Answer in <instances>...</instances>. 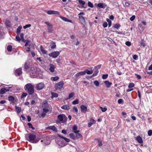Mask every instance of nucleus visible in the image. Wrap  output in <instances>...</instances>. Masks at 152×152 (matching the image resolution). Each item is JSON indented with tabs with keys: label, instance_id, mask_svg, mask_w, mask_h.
<instances>
[{
	"label": "nucleus",
	"instance_id": "nucleus-64",
	"mask_svg": "<svg viewBox=\"0 0 152 152\" xmlns=\"http://www.w3.org/2000/svg\"><path fill=\"white\" fill-rule=\"evenodd\" d=\"M48 32L50 33H51L52 32V27H49L48 28Z\"/></svg>",
	"mask_w": 152,
	"mask_h": 152
},
{
	"label": "nucleus",
	"instance_id": "nucleus-36",
	"mask_svg": "<svg viewBox=\"0 0 152 152\" xmlns=\"http://www.w3.org/2000/svg\"><path fill=\"white\" fill-rule=\"evenodd\" d=\"M51 94L52 95V98H56L58 96V94L56 93L53 92L51 93Z\"/></svg>",
	"mask_w": 152,
	"mask_h": 152
},
{
	"label": "nucleus",
	"instance_id": "nucleus-21",
	"mask_svg": "<svg viewBox=\"0 0 152 152\" xmlns=\"http://www.w3.org/2000/svg\"><path fill=\"white\" fill-rule=\"evenodd\" d=\"M58 137H59L63 139L67 142H69L70 141V140L69 139L67 138L66 137H64L62 136L60 134H58Z\"/></svg>",
	"mask_w": 152,
	"mask_h": 152
},
{
	"label": "nucleus",
	"instance_id": "nucleus-22",
	"mask_svg": "<svg viewBox=\"0 0 152 152\" xmlns=\"http://www.w3.org/2000/svg\"><path fill=\"white\" fill-rule=\"evenodd\" d=\"M62 109L65 110H69L70 109V107L69 105H64L61 107Z\"/></svg>",
	"mask_w": 152,
	"mask_h": 152
},
{
	"label": "nucleus",
	"instance_id": "nucleus-28",
	"mask_svg": "<svg viewBox=\"0 0 152 152\" xmlns=\"http://www.w3.org/2000/svg\"><path fill=\"white\" fill-rule=\"evenodd\" d=\"M29 63L28 62H26L24 65V69L25 70H27L29 67Z\"/></svg>",
	"mask_w": 152,
	"mask_h": 152
},
{
	"label": "nucleus",
	"instance_id": "nucleus-31",
	"mask_svg": "<svg viewBox=\"0 0 152 152\" xmlns=\"http://www.w3.org/2000/svg\"><path fill=\"white\" fill-rule=\"evenodd\" d=\"M5 24L6 26L8 28L11 27V23L10 22L9 20H7L5 22Z\"/></svg>",
	"mask_w": 152,
	"mask_h": 152
},
{
	"label": "nucleus",
	"instance_id": "nucleus-6",
	"mask_svg": "<svg viewBox=\"0 0 152 152\" xmlns=\"http://www.w3.org/2000/svg\"><path fill=\"white\" fill-rule=\"evenodd\" d=\"M45 87L43 83L41 82L37 83L36 85V88L37 90L39 91Z\"/></svg>",
	"mask_w": 152,
	"mask_h": 152
},
{
	"label": "nucleus",
	"instance_id": "nucleus-40",
	"mask_svg": "<svg viewBox=\"0 0 152 152\" xmlns=\"http://www.w3.org/2000/svg\"><path fill=\"white\" fill-rule=\"evenodd\" d=\"M134 85L133 83H131L129 84L128 85V87L129 88H130L132 87H133L134 86Z\"/></svg>",
	"mask_w": 152,
	"mask_h": 152
},
{
	"label": "nucleus",
	"instance_id": "nucleus-52",
	"mask_svg": "<svg viewBox=\"0 0 152 152\" xmlns=\"http://www.w3.org/2000/svg\"><path fill=\"white\" fill-rule=\"evenodd\" d=\"M108 76L107 74H104L103 75L102 78L103 79H105Z\"/></svg>",
	"mask_w": 152,
	"mask_h": 152
},
{
	"label": "nucleus",
	"instance_id": "nucleus-29",
	"mask_svg": "<svg viewBox=\"0 0 152 152\" xmlns=\"http://www.w3.org/2000/svg\"><path fill=\"white\" fill-rule=\"evenodd\" d=\"M40 49L42 54H45L47 53L46 50L43 48V47L42 45L40 46Z\"/></svg>",
	"mask_w": 152,
	"mask_h": 152
},
{
	"label": "nucleus",
	"instance_id": "nucleus-48",
	"mask_svg": "<svg viewBox=\"0 0 152 152\" xmlns=\"http://www.w3.org/2000/svg\"><path fill=\"white\" fill-rule=\"evenodd\" d=\"M76 134V136L78 138H80L81 137H82V135L78 133V132Z\"/></svg>",
	"mask_w": 152,
	"mask_h": 152
},
{
	"label": "nucleus",
	"instance_id": "nucleus-56",
	"mask_svg": "<svg viewBox=\"0 0 152 152\" xmlns=\"http://www.w3.org/2000/svg\"><path fill=\"white\" fill-rule=\"evenodd\" d=\"M133 58L135 60H137L138 58V56L136 55H134L133 56Z\"/></svg>",
	"mask_w": 152,
	"mask_h": 152
},
{
	"label": "nucleus",
	"instance_id": "nucleus-15",
	"mask_svg": "<svg viewBox=\"0 0 152 152\" xmlns=\"http://www.w3.org/2000/svg\"><path fill=\"white\" fill-rule=\"evenodd\" d=\"M80 109L81 111L83 113H86L87 110V107H86L84 106L83 105H82L80 106Z\"/></svg>",
	"mask_w": 152,
	"mask_h": 152
},
{
	"label": "nucleus",
	"instance_id": "nucleus-63",
	"mask_svg": "<svg viewBox=\"0 0 152 152\" xmlns=\"http://www.w3.org/2000/svg\"><path fill=\"white\" fill-rule=\"evenodd\" d=\"M135 76H136L137 77L138 79H141V76L137 74H135Z\"/></svg>",
	"mask_w": 152,
	"mask_h": 152
},
{
	"label": "nucleus",
	"instance_id": "nucleus-55",
	"mask_svg": "<svg viewBox=\"0 0 152 152\" xmlns=\"http://www.w3.org/2000/svg\"><path fill=\"white\" fill-rule=\"evenodd\" d=\"M16 110L18 113H20L21 111V108L20 107H16Z\"/></svg>",
	"mask_w": 152,
	"mask_h": 152
},
{
	"label": "nucleus",
	"instance_id": "nucleus-17",
	"mask_svg": "<svg viewBox=\"0 0 152 152\" xmlns=\"http://www.w3.org/2000/svg\"><path fill=\"white\" fill-rule=\"evenodd\" d=\"M136 140L138 143H143V140L142 138L139 135L138 136L136 137Z\"/></svg>",
	"mask_w": 152,
	"mask_h": 152
},
{
	"label": "nucleus",
	"instance_id": "nucleus-26",
	"mask_svg": "<svg viewBox=\"0 0 152 152\" xmlns=\"http://www.w3.org/2000/svg\"><path fill=\"white\" fill-rule=\"evenodd\" d=\"M85 72V75L86 73L88 75L91 74L93 73L92 70L89 71L88 69H86L83 71Z\"/></svg>",
	"mask_w": 152,
	"mask_h": 152
},
{
	"label": "nucleus",
	"instance_id": "nucleus-60",
	"mask_svg": "<svg viewBox=\"0 0 152 152\" xmlns=\"http://www.w3.org/2000/svg\"><path fill=\"white\" fill-rule=\"evenodd\" d=\"M99 72V71L97 70H96L95 72V73H94L92 75V76H96V75H97V74Z\"/></svg>",
	"mask_w": 152,
	"mask_h": 152
},
{
	"label": "nucleus",
	"instance_id": "nucleus-14",
	"mask_svg": "<svg viewBox=\"0 0 152 152\" xmlns=\"http://www.w3.org/2000/svg\"><path fill=\"white\" fill-rule=\"evenodd\" d=\"M22 69L19 68L17 69L15 71V75H19L22 74Z\"/></svg>",
	"mask_w": 152,
	"mask_h": 152
},
{
	"label": "nucleus",
	"instance_id": "nucleus-34",
	"mask_svg": "<svg viewBox=\"0 0 152 152\" xmlns=\"http://www.w3.org/2000/svg\"><path fill=\"white\" fill-rule=\"evenodd\" d=\"M59 77L58 76H56L55 77H51V79L52 80L56 81L59 79Z\"/></svg>",
	"mask_w": 152,
	"mask_h": 152
},
{
	"label": "nucleus",
	"instance_id": "nucleus-33",
	"mask_svg": "<svg viewBox=\"0 0 152 152\" xmlns=\"http://www.w3.org/2000/svg\"><path fill=\"white\" fill-rule=\"evenodd\" d=\"M139 28L141 31H143L145 27L142 26L141 24H140L139 26Z\"/></svg>",
	"mask_w": 152,
	"mask_h": 152
},
{
	"label": "nucleus",
	"instance_id": "nucleus-9",
	"mask_svg": "<svg viewBox=\"0 0 152 152\" xmlns=\"http://www.w3.org/2000/svg\"><path fill=\"white\" fill-rule=\"evenodd\" d=\"M60 52L59 51H54L53 52L48 54V56L53 58H56L59 55Z\"/></svg>",
	"mask_w": 152,
	"mask_h": 152
},
{
	"label": "nucleus",
	"instance_id": "nucleus-7",
	"mask_svg": "<svg viewBox=\"0 0 152 152\" xmlns=\"http://www.w3.org/2000/svg\"><path fill=\"white\" fill-rule=\"evenodd\" d=\"M64 84V82L63 81H61L56 84L55 88L57 90H61L63 88Z\"/></svg>",
	"mask_w": 152,
	"mask_h": 152
},
{
	"label": "nucleus",
	"instance_id": "nucleus-42",
	"mask_svg": "<svg viewBox=\"0 0 152 152\" xmlns=\"http://www.w3.org/2000/svg\"><path fill=\"white\" fill-rule=\"evenodd\" d=\"M100 108L103 112H105L107 110V108L106 107H100Z\"/></svg>",
	"mask_w": 152,
	"mask_h": 152
},
{
	"label": "nucleus",
	"instance_id": "nucleus-41",
	"mask_svg": "<svg viewBox=\"0 0 152 152\" xmlns=\"http://www.w3.org/2000/svg\"><path fill=\"white\" fill-rule=\"evenodd\" d=\"M88 6L91 8H93L94 7L93 4L91 2L88 1Z\"/></svg>",
	"mask_w": 152,
	"mask_h": 152
},
{
	"label": "nucleus",
	"instance_id": "nucleus-50",
	"mask_svg": "<svg viewBox=\"0 0 152 152\" xmlns=\"http://www.w3.org/2000/svg\"><path fill=\"white\" fill-rule=\"evenodd\" d=\"M148 134L149 136H151L152 135V130H149L148 132Z\"/></svg>",
	"mask_w": 152,
	"mask_h": 152
},
{
	"label": "nucleus",
	"instance_id": "nucleus-11",
	"mask_svg": "<svg viewBox=\"0 0 152 152\" xmlns=\"http://www.w3.org/2000/svg\"><path fill=\"white\" fill-rule=\"evenodd\" d=\"M57 143L60 147H64L67 144L64 142L61 141H58Z\"/></svg>",
	"mask_w": 152,
	"mask_h": 152
},
{
	"label": "nucleus",
	"instance_id": "nucleus-61",
	"mask_svg": "<svg viewBox=\"0 0 152 152\" xmlns=\"http://www.w3.org/2000/svg\"><path fill=\"white\" fill-rule=\"evenodd\" d=\"M135 15H133L130 18V20L131 21H133L135 18Z\"/></svg>",
	"mask_w": 152,
	"mask_h": 152
},
{
	"label": "nucleus",
	"instance_id": "nucleus-46",
	"mask_svg": "<svg viewBox=\"0 0 152 152\" xmlns=\"http://www.w3.org/2000/svg\"><path fill=\"white\" fill-rule=\"evenodd\" d=\"M94 84L96 86H98L99 85V82L97 80H95L94 81Z\"/></svg>",
	"mask_w": 152,
	"mask_h": 152
},
{
	"label": "nucleus",
	"instance_id": "nucleus-19",
	"mask_svg": "<svg viewBox=\"0 0 152 152\" xmlns=\"http://www.w3.org/2000/svg\"><path fill=\"white\" fill-rule=\"evenodd\" d=\"M104 83L106 87L108 88H110L112 84V83L110 82L109 81L107 80L104 81Z\"/></svg>",
	"mask_w": 152,
	"mask_h": 152
},
{
	"label": "nucleus",
	"instance_id": "nucleus-4",
	"mask_svg": "<svg viewBox=\"0 0 152 152\" xmlns=\"http://www.w3.org/2000/svg\"><path fill=\"white\" fill-rule=\"evenodd\" d=\"M42 105L43 112L48 113L49 112V110L47 102L46 101H43Z\"/></svg>",
	"mask_w": 152,
	"mask_h": 152
},
{
	"label": "nucleus",
	"instance_id": "nucleus-39",
	"mask_svg": "<svg viewBox=\"0 0 152 152\" xmlns=\"http://www.w3.org/2000/svg\"><path fill=\"white\" fill-rule=\"evenodd\" d=\"M70 137L73 140H75L76 139V137L75 135L72 133H70L69 134Z\"/></svg>",
	"mask_w": 152,
	"mask_h": 152
},
{
	"label": "nucleus",
	"instance_id": "nucleus-24",
	"mask_svg": "<svg viewBox=\"0 0 152 152\" xmlns=\"http://www.w3.org/2000/svg\"><path fill=\"white\" fill-rule=\"evenodd\" d=\"M77 126L76 125L74 126L72 128V131L76 133L77 132H79V130H77Z\"/></svg>",
	"mask_w": 152,
	"mask_h": 152
},
{
	"label": "nucleus",
	"instance_id": "nucleus-53",
	"mask_svg": "<svg viewBox=\"0 0 152 152\" xmlns=\"http://www.w3.org/2000/svg\"><path fill=\"white\" fill-rule=\"evenodd\" d=\"M31 26V25L30 24H28L23 26V28L24 29H26L27 28L30 27Z\"/></svg>",
	"mask_w": 152,
	"mask_h": 152
},
{
	"label": "nucleus",
	"instance_id": "nucleus-62",
	"mask_svg": "<svg viewBox=\"0 0 152 152\" xmlns=\"http://www.w3.org/2000/svg\"><path fill=\"white\" fill-rule=\"evenodd\" d=\"M107 23L106 22H105L103 23V26L104 28L107 27Z\"/></svg>",
	"mask_w": 152,
	"mask_h": 152
},
{
	"label": "nucleus",
	"instance_id": "nucleus-20",
	"mask_svg": "<svg viewBox=\"0 0 152 152\" xmlns=\"http://www.w3.org/2000/svg\"><path fill=\"white\" fill-rule=\"evenodd\" d=\"M97 6L99 8H104L107 6L105 4L102 3H99L97 4Z\"/></svg>",
	"mask_w": 152,
	"mask_h": 152
},
{
	"label": "nucleus",
	"instance_id": "nucleus-37",
	"mask_svg": "<svg viewBox=\"0 0 152 152\" xmlns=\"http://www.w3.org/2000/svg\"><path fill=\"white\" fill-rule=\"evenodd\" d=\"M41 142H43L44 144L45 145H48L50 143V141H46L45 140L44 141L41 140Z\"/></svg>",
	"mask_w": 152,
	"mask_h": 152
},
{
	"label": "nucleus",
	"instance_id": "nucleus-27",
	"mask_svg": "<svg viewBox=\"0 0 152 152\" xmlns=\"http://www.w3.org/2000/svg\"><path fill=\"white\" fill-rule=\"evenodd\" d=\"M75 95V94L74 93L72 92L70 93L68 96L67 97V98L66 99V100L69 99L73 97Z\"/></svg>",
	"mask_w": 152,
	"mask_h": 152
},
{
	"label": "nucleus",
	"instance_id": "nucleus-1",
	"mask_svg": "<svg viewBox=\"0 0 152 152\" xmlns=\"http://www.w3.org/2000/svg\"><path fill=\"white\" fill-rule=\"evenodd\" d=\"M34 85L31 83L27 84L24 86L25 90L27 91L30 95H31L34 92Z\"/></svg>",
	"mask_w": 152,
	"mask_h": 152
},
{
	"label": "nucleus",
	"instance_id": "nucleus-23",
	"mask_svg": "<svg viewBox=\"0 0 152 152\" xmlns=\"http://www.w3.org/2000/svg\"><path fill=\"white\" fill-rule=\"evenodd\" d=\"M60 17L62 20H63V21H64L65 22H72V21L71 20L68 19L67 18H66L65 17H61V16H60Z\"/></svg>",
	"mask_w": 152,
	"mask_h": 152
},
{
	"label": "nucleus",
	"instance_id": "nucleus-25",
	"mask_svg": "<svg viewBox=\"0 0 152 152\" xmlns=\"http://www.w3.org/2000/svg\"><path fill=\"white\" fill-rule=\"evenodd\" d=\"M85 75V72L83 71L77 73L75 76L77 77H79L81 75Z\"/></svg>",
	"mask_w": 152,
	"mask_h": 152
},
{
	"label": "nucleus",
	"instance_id": "nucleus-16",
	"mask_svg": "<svg viewBox=\"0 0 152 152\" xmlns=\"http://www.w3.org/2000/svg\"><path fill=\"white\" fill-rule=\"evenodd\" d=\"M96 121L93 118H91L90 119V122L88 123V127H90L93 124H95Z\"/></svg>",
	"mask_w": 152,
	"mask_h": 152
},
{
	"label": "nucleus",
	"instance_id": "nucleus-10",
	"mask_svg": "<svg viewBox=\"0 0 152 152\" xmlns=\"http://www.w3.org/2000/svg\"><path fill=\"white\" fill-rule=\"evenodd\" d=\"M46 12L49 15H54V14H59V12L57 11L54 10H48Z\"/></svg>",
	"mask_w": 152,
	"mask_h": 152
},
{
	"label": "nucleus",
	"instance_id": "nucleus-58",
	"mask_svg": "<svg viewBox=\"0 0 152 152\" xmlns=\"http://www.w3.org/2000/svg\"><path fill=\"white\" fill-rule=\"evenodd\" d=\"M16 40V41L20 42V38L18 35L17 36L15 37Z\"/></svg>",
	"mask_w": 152,
	"mask_h": 152
},
{
	"label": "nucleus",
	"instance_id": "nucleus-32",
	"mask_svg": "<svg viewBox=\"0 0 152 152\" xmlns=\"http://www.w3.org/2000/svg\"><path fill=\"white\" fill-rule=\"evenodd\" d=\"M22 28V27L21 26H20L18 28L16 31V33L18 34H20Z\"/></svg>",
	"mask_w": 152,
	"mask_h": 152
},
{
	"label": "nucleus",
	"instance_id": "nucleus-54",
	"mask_svg": "<svg viewBox=\"0 0 152 152\" xmlns=\"http://www.w3.org/2000/svg\"><path fill=\"white\" fill-rule=\"evenodd\" d=\"M27 95L26 93H23L21 96V98H23L25 97H26Z\"/></svg>",
	"mask_w": 152,
	"mask_h": 152
},
{
	"label": "nucleus",
	"instance_id": "nucleus-44",
	"mask_svg": "<svg viewBox=\"0 0 152 152\" xmlns=\"http://www.w3.org/2000/svg\"><path fill=\"white\" fill-rule=\"evenodd\" d=\"M120 26V24H116L114 25V27L118 29L119 28Z\"/></svg>",
	"mask_w": 152,
	"mask_h": 152
},
{
	"label": "nucleus",
	"instance_id": "nucleus-2",
	"mask_svg": "<svg viewBox=\"0 0 152 152\" xmlns=\"http://www.w3.org/2000/svg\"><path fill=\"white\" fill-rule=\"evenodd\" d=\"M31 72L30 73L31 74V75L33 76V77H37L40 79H43L44 76L41 74H39L36 71V70L35 69L33 68V69L32 68L31 69Z\"/></svg>",
	"mask_w": 152,
	"mask_h": 152
},
{
	"label": "nucleus",
	"instance_id": "nucleus-35",
	"mask_svg": "<svg viewBox=\"0 0 152 152\" xmlns=\"http://www.w3.org/2000/svg\"><path fill=\"white\" fill-rule=\"evenodd\" d=\"M79 103V100L78 99H76L75 100L73 101L72 102V104H77Z\"/></svg>",
	"mask_w": 152,
	"mask_h": 152
},
{
	"label": "nucleus",
	"instance_id": "nucleus-12",
	"mask_svg": "<svg viewBox=\"0 0 152 152\" xmlns=\"http://www.w3.org/2000/svg\"><path fill=\"white\" fill-rule=\"evenodd\" d=\"M46 129L48 130H51L55 132H57V131L56 128L54 126H48Z\"/></svg>",
	"mask_w": 152,
	"mask_h": 152
},
{
	"label": "nucleus",
	"instance_id": "nucleus-45",
	"mask_svg": "<svg viewBox=\"0 0 152 152\" xmlns=\"http://www.w3.org/2000/svg\"><path fill=\"white\" fill-rule=\"evenodd\" d=\"M12 46L11 45H9L7 47V50L9 52H11L12 50Z\"/></svg>",
	"mask_w": 152,
	"mask_h": 152
},
{
	"label": "nucleus",
	"instance_id": "nucleus-49",
	"mask_svg": "<svg viewBox=\"0 0 152 152\" xmlns=\"http://www.w3.org/2000/svg\"><path fill=\"white\" fill-rule=\"evenodd\" d=\"M124 3H123V4L125 6H129L130 5V3L128 2L125 1Z\"/></svg>",
	"mask_w": 152,
	"mask_h": 152
},
{
	"label": "nucleus",
	"instance_id": "nucleus-47",
	"mask_svg": "<svg viewBox=\"0 0 152 152\" xmlns=\"http://www.w3.org/2000/svg\"><path fill=\"white\" fill-rule=\"evenodd\" d=\"M118 103L119 104L123 103L124 102L123 100L122 99H119L118 101Z\"/></svg>",
	"mask_w": 152,
	"mask_h": 152
},
{
	"label": "nucleus",
	"instance_id": "nucleus-43",
	"mask_svg": "<svg viewBox=\"0 0 152 152\" xmlns=\"http://www.w3.org/2000/svg\"><path fill=\"white\" fill-rule=\"evenodd\" d=\"M53 45H52L50 48L51 49H54L56 48V45L55 42H52Z\"/></svg>",
	"mask_w": 152,
	"mask_h": 152
},
{
	"label": "nucleus",
	"instance_id": "nucleus-59",
	"mask_svg": "<svg viewBox=\"0 0 152 152\" xmlns=\"http://www.w3.org/2000/svg\"><path fill=\"white\" fill-rule=\"evenodd\" d=\"M73 110H74L75 112L77 113L78 111V109L75 107L74 106L73 108Z\"/></svg>",
	"mask_w": 152,
	"mask_h": 152
},
{
	"label": "nucleus",
	"instance_id": "nucleus-5",
	"mask_svg": "<svg viewBox=\"0 0 152 152\" xmlns=\"http://www.w3.org/2000/svg\"><path fill=\"white\" fill-rule=\"evenodd\" d=\"M58 118L61 123H65L67 119V118L64 114L59 115L58 116Z\"/></svg>",
	"mask_w": 152,
	"mask_h": 152
},
{
	"label": "nucleus",
	"instance_id": "nucleus-8",
	"mask_svg": "<svg viewBox=\"0 0 152 152\" xmlns=\"http://www.w3.org/2000/svg\"><path fill=\"white\" fill-rule=\"evenodd\" d=\"M85 15V13L83 12H80L78 15L79 19L80 22L85 23L86 20L84 17L83 16Z\"/></svg>",
	"mask_w": 152,
	"mask_h": 152
},
{
	"label": "nucleus",
	"instance_id": "nucleus-18",
	"mask_svg": "<svg viewBox=\"0 0 152 152\" xmlns=\"http://www.w3.org/2000/svg\"><path fill=\"white\" fill-rule=\"evenodd\" d=\"M9 91V90L8 89H7L5 88H2L1 89L0 91V94H3L6 92Z\"/></svg>",
	"mask_w": 152,
	"mask_h": 152
},
{
	"label": "nucleus",
	"instance_id": "nucleus-38",
	"mask_svg": "<svg viewBox=\"0 0 152 152\" xmlns=\"http://www.w3.org/2000/svg\"><path fill=\"white\" fill-rule=\"evenodd\" d=\"M8 100L11 102H13L14 100V98L12 96H10L8 97Z\"/></svg>",
	"mask_w": 152,
	"mask_h": 152
},
{
	"label": "nucleus",
	"instance_id": "nucleus-13",
	"mask_svg": "<svg viewBox=\"0 0 152 152\" xmlns=\"http://www.w3.org/2000/svg\"><path fill=\"white\" fill-rule=\"evenodd\" d=\"M55 68L56 67L54 66V65L52 64H50L49 70L51 72H53L55 71Z\"/></svg>",
	"mask_w": 152,
	"mask_h": 152
},
{
	"label": "nucleus",
	"instance_id": "nucleus-3",
	"mask_svg": "<svg viewBox=\"0 0 152 152\" xmlns=\"http://www.w3.org/2000/svg\"><path fill=\"white\" fill-rule=\"evenodd\" d=\"M27 136L28 137V139L27 140L30 142L36 143L38 142V140L36 139V136L35 134H28L26 135V137Z\"/></svg>",
	"mask_w": 152,
	"mask_h": 152
},
{
	"label": "nucleus",
	"instance_id": "nucleus-30",
	"mask_svg": "<svg viewBox=\"0 0 152 152\" xmlns=\"http://www.w3.org/2000/svg\"><path fill=\"white\" fill-rule=\"evenodd\" d=\"M78 2L81 5V6L82 7H83L84 5L85 4V2L84 1H82V0H79Z\"/></svg>",
	"mask_w": 152,
	"mask_h": 152
},
{
	"label": "nucleus",
	"instance_id": "nucleus-51",
	"mask_svg": "<svg viewBox=\"0 0 152 152\" xmlns=\"http://www.w3.org/2000/svg\"><path fill=\"white\" fill-rule=\"evenodd\" d=\"M28 126L30 128H31L32 129H34V128L33 127L32 124L30 123H29L28 124Z\"/></svg>",
	"mask_w": 152,
	"mask_h": 152
},
{
	"label": "nucleus",
	"instance_id": "nucleus-57",
	"mask_svg": "<svg viewBox=\"0 0 152 152\" xmlns=\"http://www.w3.org/2000/svg\"><path fill=\"white\" fill-rule=\"evenodd\" d=\"M125 44L128 46H130L131 45V43L129 41H127L126 42Z\"/></svg>",
	"mask_w": 152,
	"mask_h": 152
}]
</instances>
